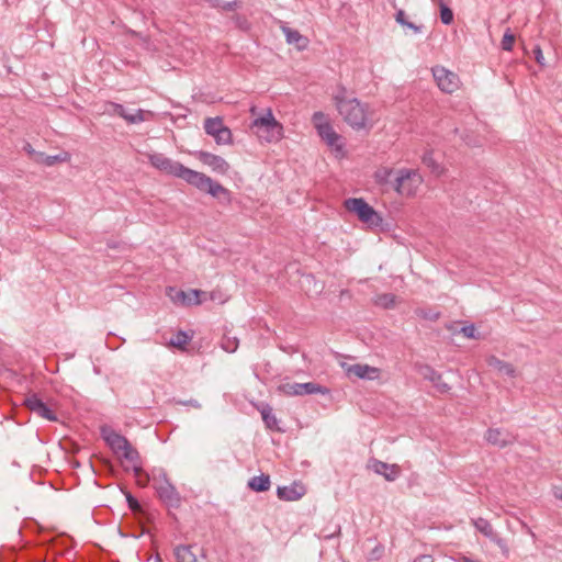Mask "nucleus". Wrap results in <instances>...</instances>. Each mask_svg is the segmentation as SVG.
Listing matches in <instances>:
<instances>
[{
	"label": "nucleus",
	"instance_id": "52",
	"mask_svg": "<svg viewBox=\"0 0 562 562\" xmlns=\"http://www.w3.org/2000/svg\"><path fill=\"white\" fill-rule=\"evenodd\" d=\"M459 562H475V561H474V560H472V559H470V558H468V557H461V558L459 559Z\"/></svg>",
	"mask_w": 562,
	"mask_h": 562
},
{
	"label": "nucleus",
	"instance_id": "11",
	"mask_svg": "<svg viewBox=\"0 0 562 562\" xmlns=\"http://www.w3.org/2000/svg\"><path fill=\"white\" fill-rule=\"evenodd\" d=\"M432 75L439 89L446 93H452L459 88V77L452 71H449L445 67L432 68Z\"/></svg>",
	"mask_w": 562,
	"mask_h": 562
},
{
	"label": "nucleus",
	"instance_id": "20",
	"mask_svg": "<svg viewBox=\"0 0 562 562\" xmlns=\"http://www.w3.org/2000/svg\"><path fill=\"white\" fill-rule=\"evenodd\" d=\"M113 113L124 119L130 124H137L144 121L143 110L138 109L134 114L127 112L124 105L119 103H110Z\"/></svg>",
	"mask_w": 562,
	"mask_h": 562
},
{
	"label": "nucleus",
	"instance_id": "54",
	"mask_svg": "<svg viewBox=\"0 0 562 562\" xmlns=\"http://www.w3.org/2000/svg\"><path fill=\"white\" fill-rule=\"evenodd\" d=\"M555 496H557L559 499H561V501H562V488L560 490V492H559V493H557V494H555Z\"/></svg>",
	"mask_w": 562,
	"mask_h": 562
},
{
	"label": "nucleus",
	"instance_id": "6",
	"mask_svg": "<svg viewBox=\"0 0 562 562\" xmlns=\"http://www.w3.org/2000/svg\"><path fill=\"white\" fill-rule=\"evenodd\" d=\"M312 121L317 130L318 135L326 144L330 147H334L337 150L342 149L341 136L336 133L331 126V124L326 121V116L323 112H315L313 114Z\"/></svg>",
	"mask_w": 562,
	"mask_h": 562
},
{
	"label": "nucleus",
	"instance_id": "26",
	"mask_svg": "<svg viewBox=\"0 0 562 562\" xmlns=\"http://www.w3.org/2000/svg\"><path fill=\"white\" fill-rule=\"evenodd\" d=\"M68 159L67 153H60L57 155H46L44 153H37L36 154V161L40 164H43L45 166H54L57 162H64Z\"/></svg>",
	"mask_w": 562,
	"mask_h": 562
},
{
	"label": "nucleus",
	"instance_id": "39",
	"mask_svg": "<svg viewBox=\"0 0 562 562\" xmlns=\"http://www.w3.org/2000/svg\"><path fill=\"white\" fill-rule=\"evenodd\" d=\"M393 176V170L391 169H382L378 170L374 175L375 180L380 184H385L390 182V178Z\"/></svg>",
	"mask_w": 562,
	"mask_h": 562
},
{
	"label": "nucleus",
	"instance_id": "41",
	"mask_svg": "<svg viewBox=\"0 0 562 562\" xmlns=\"http://www.w3.org/2000/svg\"><path fill=\"white\" fill-rule=\"evenodd\" d=\"M491 541H493L494 543L497 544V547L501 549L502 553L505 555V557H508L509 554V548L506 543V541L501 538L497 533L491 539Z\"/></svg>",
	"mask_w": 562,
	"mask_h": 562
},
{
	"label": "nucleus",
	"instance_id": "49",
	"mask_svg": "<svg viewBox=\"0 0 562 562\" xmlns=\"http://www.w3.org/2000/svg\"><path fill=\"white\" fill-rule=\"evenodd\" d=\"M340 531H341V528H340V526L338 525V526H336V528H335V530H334L333 532H331V531H328V533H327V535H324V539H327V540H328V539H333V538H335V537L339 536V535H340Z\"/></svg>",
	"mask_w": 562,
	"mask_h": 562
},
{
	"label": "nucleus",
	"instance_id": "51",
	"mask_svg": "<svg viewBox=\"0 0 562 562\" xmlns=\"http://www.w3.org/2000/svg\"><path fill=\"white\" fill-rule=\"evenodd\" d=\"M150 480L153 481V475L150 476V475L147 473V474H145L144 476L139 477V479L137 480V483H138L140 486H146Z\"/></svg>",
	"mask_w": 562,
	"mask_h": 562
},
{
	"label": "nucleus",
	"instance_id": "36",
	"mask_svg": "<svg viewBox=\"0 0 562 562\" xmlns=\"http://www.w3.org/2000/svg\"><path fill=\"white\" fill-rule=\"evenodd\" d=\"M514 42H515V35L510 32L509 29H507V31L504 33L502 42H501L502 49H504L506 52H510L513 49Z\"/></svg>",
	"mask_w": 562,
	"mask_h": 562
},
{
	"label": "nucleus",
	"instance_id": "33",
	"mask_svg": "<svg viewBox=\"0 0 562 562\" xmlns=\"http://www.w3.org/2000/svg\"><path fill=\"white\" fill-rule=\"evenodd\" d=\"M120 454L122 458L133 463H137L140 459L138 451L131 445V442L121 451Z\"/></svg>",
	"mask_w": 562,
	"mask_h": 562
},
{
	"label": "nucleus",
	"instance_id": "46",
	"mask_svg": "<svg viewBox=\"0 0 562 562\" xmlns=\"http://www.w3.org/2000/svg\"><path fill=\"white\" fill-rule=\"evenodd\" d=\"M404 27H408L409 30H412L414 33L418 34V33H422L423 31V25H417L413 22H409L408 21V25H403Z\"/></svg>",
	"mask_w": 562,
	"mask_h": 562
},
{
	"label": "nucleus",
	"instance_id": "42",
	"mask_svg": "<svg viewBox=\"0 0 562 562\" xmlns=\"http://www.w3.org/2000/svg\"><path fill=\"white\" fill-rule=\"evenodd\" d=\"M234 19H235V22H236L237 26L240 30H244V31L249 30L250 24H249V22H248V20L246 18L237 14V15L234 16Z\"/></svg>",
	"mask_w": 562,
	"mask_h": 562
},
{
	"label": "nucleus",
	"instance_id": "47",
	"mask_svg": "<svg viewBox=\"0 0 562 562\" xmlns=\"http://www.w3.org/2000/svg\"><path fill=\"white\" fill-rule=\"evenodd\" d=\"M133 472L135 474V476L137 477V480L142 476H144L145 474H147L143 468L140 465H137L136 463H134V467H133Z\"/></svg>",
	"mask_w": 562,
	"mask_h": 562
},
{
	"label": "nucleus",
	"instance_id": "12",
	"mask_svg": "<svg viewBox=\"0 0 562 562\" xmlns=\"http://www.w3.org/2000/svg\"><path fill=\"white\" fill-rule=\"evenodd\" d=\"M417 372L423 376V379L432 383L434 387L441 394H446L451 390V386L443 382L442 375L437 372L429 364H419L417 367Z\"/></svg>",
	"mask_w": 562,
	"mask_h": 562
},
{
	"label": "nucleus",
	"instance_id": "44",
	"mask_svg": "<svg viewBox=\"0 0 562 562\" xmlns=\"http://www.w3.org/2000/svg\"><path fill=\"white\" fill-rule=\"evenodd\" d=\"M176 403L178 405H182V406H191V407H194L196 409H200L201 408V404L194 400V398H190V400H187V401H176Z\"/></svg>",
	"mask_w": 562,
	"mask_h": 562
},
{
	"label": "nucleus",
	"instance_id": "40",
	"mask_svg": "<svg viewBox=\"0 0 562 562\" xmlns=\"http://www.w3.org/2000/svg\"><path fill=\"white\" fill-rule=\"evenodd\" d=\"M384 553V546L381 543H378L369 553L367 559L369 561H378L382 558Z\"/></svg>",
	"mask_w": 562,
	"mask_h": 562
},
{
	"label": "nucleus",
	"instance_id": "29",
	"mask_svg": "<svg viewBox=\"0 0 562 562\" xmlns=\"http://www.w3.org/2000/svg\"><path fill=\"white\" fill-rule=\"evenodd\" d=\"M423 164L428 167L431 172L440 175L442 171L441 166L435 160L431 151H426L422 157Z\"/></svg>",
	"mask_w": 562,
	"mask_h": 562
},
{
	"label": "nucleus",
	"instance_id": "32",
	"mask_svg": "<svg viewBox=\"0 0 562 562\" xmlns=\"http://www.w3.org/2000/svg\"><path fill=\"white\" fill-rule=\"evenodd\" d=\"M415 314L423 319L436 322L441 313L439 311L432 310V308H417L415 311Z\"/></svg>",
	"mask_w": 562,
	"mask_h": 562
},
{
	"label": "nucleus",
	"instance_id": "31",
	"mask_svg": "<svg viewBox=\"0 0 562 562\" xmlns=\"http://www.w3.org/2000/svg\"><path fill=\"white\" fill-rule=\"evenodd\" d=\"M191 336L187 331L179 330L176 337L170 340V345L179 349H184L188 342L191 340Z\"/></svg>",
	"mask_w": 562,
	"mask_h": 562
},
{
	"label": "nucleus",
	"instance_id": "14",
	"mask_svg": "<svg viewBox=\"0 0 562 562\" xmlns=\"http://www.w3.org/2000/svg\"><path fill=\"white\" fill-rule=\"evenodd\" d=\"M194 155L203 165L209 166L215 172L225 175L229 169V164L218 155L205 150H198Z\"/></svg>",
	"mask_w": 562,
	"mask_h": 562
},
{
	"label": "nucleus",
	"instance_id": "15",
	"mask_svg": "<svg viewBox=\"0 0 562 562\" xmlns=\"http://www.w3.org/2000/svg\"><path fill=\"white\" fill-rule=\"evenodd\" d=\"M101 436L115 454H120L121 451L124 450L130 443L126 437L116 432L110 427H102Z\"/></svg>",
	"mask_w": 562,
	"mask_h": 562
},
{
	"label": "nucleus",
	"instance_id": "18",
	"mask_svg": "<svg viewBox=\"0 0 562 562\" xmlns=\"http://www.w3.org/2000/svg\"><path fill=\"white\" fill-rule=\"evenodd\" d=\"M347 374L349 376L355 375L363 380H373L379 374V369L369 364L356 363L347 368Z\"/></svg>",
	"mask_w": 562,
	"mask_h": 562
},
{
	"label": "nucleus",
	"instance_id": "27",
	"mask_svg": "<svg viewBox=\"0 0 562 562\" xmlns=\"http://www.w3.org/2000/svg\"><path fill=\"white\" fill-rule=\"evenodd\" d=\"M473 525L477 531L484 535L490 540L496 535L490 521L485 518H477L473 520Z\"/></svg>",
	"mask_w": 562,
	"mask_h": 562
},
{
	"label": "nucleus",
	"instance_id": "28",
	"mask_svg": "<svg viewBox=\"0 0 562 562\" xmlns=\"http://www.w3.org/2000/svg\"><path fill=\"white\" fill-rule=\"evenodd\" d=\"M212 8L222 9L223 11H235L240 7V1H224V0H206Z\"/></svg>",
	"mask_w": 562,
	"mask_h": 562
},
{
	"label": "nucleus",
	"instance_id": "5",
	"mask_svg": "<svg viewBox=\"0 0 562 562\" xmlns=\"http://www.w3.org/2000/svg\"><path fill=\"white\" fill-rule=\"evenodd\" d=\"M251 127L256 130V134L260 138L269 143L279 140L283 133L282 124L274 119L271 110H268L265 115L257 117L252 122Z\"/></svg>",
	"mask_w": 562,
	"mask_h": 562
},
{
	"label": "nucleus",
	"instance_id": "38",
	"mask_svg": "<svg viewBox=\"0 0 562 562\" xmlns=\"http://www.w3.org/2000/svg\"><path fill=\"white\" fill-rule=\"evenodd\" d=\"M126 502L128 505V508L135 513L138 514L142 512V506L136 497H134L130 492H124Z\"/></svg>",
	"mask_w": 562,
	"mask_h": 562
},
{
	"label": "nucleus",
	"instance_id": "9",
	"mask_svg": "<svg viewBox=\"0 0 562 562\" xmlns=\"http://www.w3.org/2000/svg\"><path fill=\"white\" fill-rule=\"evenodd\" d=\"M168 297L175 303L182 306L192 304H201L206 300V292L202 290H190L189 292L178 290L173 286L167 288Z\"/></svg>",
	"mask_w": 562,
	"mask_h": 562
},
{
	"label": "nucleus",
	"instance_id": "7",
	"mask_svg": "<svg viewBox=\"0 0 562 562\" xmlns=\"http://www.w3.org/2000/svg\"><path fill=\"white\" fill-rule=\"evenodd\" d=\"M278 390L288 396H302L310 394H328L329 390L315 382L305 383H283L279 385Z\"/></svg>",
	"mask_w": 562,
	"mask_h": 562
},
{
	"label": "nucleus",
	"instance_id": "3",
	"mask_svg": "<svg viewBox=\"0 0 562 562\" xmlns=\"http://www.w3.org/2000/svg\"><path fill=\"white\" fill-rule=\"evenodd\" d=\"M153 488L166 506L171 508H179L181 506V495L170 482L164 469L153 472Z\"/></svg>",
	"mask_w": 562,
	"mask_h": 562
},
{
	"label": "nucleus",
	"instance_id": "22",
	"mask_svg": "<svg viewBox=\"0 0 562 562\" xmlns=\"http://www.w3.org/2000/svg\"><path fill=\"white\" fill-rule=\"evenodd\" d=\"M247 486L252 492L262 493L269 491L271 486L270 476L268 474L261 473L260 475L252 476Z\"/></svg>",
	"mask_w": 562,
	"mask_h": 562
},
{
	"label": "nucleus",
	"instance_id": "37",
	"mask_svg": "<svg viewBox=\"0 0 562 562\" xmlns=\"http://www.w3.org/2000/svg\"><path fill=\"white\" fill-rule=\"evenodd\" d=\"M460 333L470 339H481L482 335L476 330L474 324L465 325L460 329Z\"/></svg>",
	"mask_w": 562,
	"mask_h": 562
},
{
	"label": "nucleus",
	"instance_id": "17",
	"mask_svg": "<svg viewBox=\"0 0 562 562\" xmlns=\"http://www.w3.org/2000/svg\"><path fill=\"white\" fill-rule=\"evenodd\" d=\"M305 487L301 483H292L291 485L278 486L277 495L282 501L293 502L300 499L305 494Z\"/></svg>",
	"mask_w": 562,
	"mask_h": 562
},
{
	"label": "nucleus",
	"instance_id": "19",
	"mask_svg": "<svg viewBox=\"0 0 562 562\" xmlns=\"http://www.w3.org/2000/svg\"><path fill=\"white\" fill-rule=\"evenodd\" d=\"M282 32L285 36L286 43L294 45L299 50H303L308 45V38L302 35L299 31L283 25Z\"/></svg>",
	"mask_w": 562,
	"mask_h": 562
},
{
	"label": "nucleus",
	"instance_id": "16",
	"mask_svg": "<svg viewBox=\"0 0 562 562\" xmlns=\"http://www.w3.org/2000/svg\"><path fill=\"white\" fill-rule=\"evenodd\" d=\"M369 468L374 473L382 475L389 482H394L401 474L400 465L390 464L378 459H372L370 461Z\"/></svg>",
	"mask_w": 562,
	"mask_h": 562
},
{
	"label": "nucleus",
	"instance_id": "53",
	"mask_svg": "<svg viewBox=\"0 0 562 562\" xmlns=\"http://www.w3.org/2000/svg\"><path fill=\"white\" fill-rule=\"evenodd\" d=\"M155 562H162V559L160 558L159 554H156L155 557Z\"/></svg>",
	"mask_w": 562,
	"mask_h": 562
},
{
	"label": "nucleus",
	"instance_id": "35",
	"mask_svg": "<svg viewBox=\"0 0 562 562\" xmlns=\"http://www.w3.org/2000/svg\"><path fill=\"white\" fill-rule=\"evenodd\" d=\"M375 302L384 308H392L395 304V295L392 293L381 294L378 296Z\"/></svg>",
	"mask_w": 562,
	"mask_h": 562
},
{
	"label": "nucleus",
	"instance_id": "1",
	"mask_svg": "<svg viewBox=\"0 0 562 562\" xmlns=\"http://www.w3.org/2000/svg\"><path fill=\"white\" fill-rule=\"evenodd\" d=\"M148 160L159 171L184 180L188 184L217 199L222 204H231L232 192L205 173L192 170L161 153L150 154Z\"/></svg>",
	"mask_w": 562,
	"mask_h": 562
},
{
	"label": "nucleus",
	"instance_id": "48",
	"mask_svg": "<svg viewBox=\"0 0 562 562\" xmlns=\"http://www.w3.org/2000/svg\"><path fill=\"white\" fill-rule=\"evenodd\" d=\"M340 531H341V528H340V526L338 525V526H336V528H335V530H334L333 532H331V531H328V533H327V535H324V539H327V540H328V539H333V538H335V537L339 536V535H340Z\"/></svg>",
	"mask_w": 562,
	"mask_h": 562
},
{
	"label": "nucleus",
	"instance_id": "2",
	"mask_svg": "<svg viewBox=\"0 0 562 562\" xmlns=\"http://www.w3.org/2000/svg\"><path fill=\"white\" fill-rule=\"evenodd\" d=\"M346 93L347 89L339 86L333 98L339 114L355 131L369 132L372 124L368 121V104L361 103L357 98H347Z\"/></svg>",
	"mask_w": 562,
	"mask_h": 562
},
{
	"label": "nucleus",
	"instance_id": "43",
	"mask_svg": "<svg viewBox=\"0 0 562 562\" xmlns=\"http://www.w3.org/2000/svg\"><path fill=\"white\" fill-rule=\"evenodd\" d=\"M395 21L402 26L408 25V21L406 19V14H405L404 10H402V9L397 10V12L395 13Z\"/></svg>",
	"mask_w": 562,
	"mask_h": 562
},
{
	"label": "nucleus",
	"instance_id": "4",
	"mask_svg": "<svg viewBox=\"0 0 562 562\" xmlns=\"http://www.w3.org/2000/svg\"><path fill=\"white\" fill-rule=\"evenodd\" d=\"M345 207L370 228L381 227L383 223L382 216L362 198L347 199Z\"/></svg>",
	"mask_w": 562,
	"mask_h": 562
},
{
	"label": "nucleus",
	"instance_id": "25",
	"mask_svg": "<svg viewBox=\"0 0 562 562\" xmlns=\"http://www.w3.org/2000/svg\"><path fill=\"white\" fill-rule=\"evenodd\" d=\"M175 557L177 562H199L196 555L192 552V546H177Z\"/></svg>",
	"mask_w": 562,
	"mask_h": 562
},
{
	"label": "nucleus",
	"instance_id": "8",
	"mask_svg": "<svg viewBox=\"0 0 562 562\" xmlns=\"http://www.w3.org/2000/svg\"><path fill=\"white\" fill-rule=\"evenodd\" d=\"M204 131L213 136L217 145H229L233 143L232 131L224 125L222 117H207L204 121Z\"/></svg>",
	"mask_w": 562,
	"mask_h": 562
},
{
	"label": "nucleus",
	"instance_id": "13",
	"mask_svg": "<svg viewBox=\"0 0 562 562\" xmlns=\"http://www.w3.org/2000/svg\"><path fill=\"white\" fill-rule=\"evenodd\" d=\"M485 440L499 449H503L516 441V436L503 428H488L485 432Z\"/></svg>",
	"mask_w": 562,
	"mask_h": 562
},
{
	"label": "nucleus",
	"instance_id": "10",
	"mask_svg": "<svg viewBox=\"0 0 562 562\" xmlns=\"http://www.w3.org/2000/svg\"><path fill=\"white\" fill-rule=\"evenodd\" d=\"M23 405L32 413L50 422H56V414L43 402L37 393H29L23 400Z\"/></svg>",
	"mask_w": 562,
	"mask_h": 562
},
{
	"label": "nucleus",
	"instance_id": "30",
	"mask_svg": "<svg viewBox=\"0 0 562 562\" xmlns=\"http://www.w3.org/2000/svg\"><path fill=\"white\" fill-rule=\"evenodd\" d=\"M239 346V340L235 336L225 334L221 340V347L227 352H235Z\"/></svg>",
	"mask_w": 562,
	"mask_h": 562
},
{
	"label": "nucleus",
	"instance_id": "34",
	"mask_svg": "<svg viewBox=\"0 0 562 562\" xmlns=\"http://www.w3.org/2000/svg\"><path fill=\"white\" fill-rule=\"evenodd\" d=\"M440 20L445 25H450L453 22V12L443 2L440 3Z\"/></svg>",
	"mask_w": 562,
	"mask_h": 562
},
{
	"label": "nucleus",
	"instance_id": "24",
	"mask_svg": "<svg viewBox=\"0 0 562 562\" xmlns=\"http://www.w3.org/2000/svg\"><path fill=\"white\" fill-rule=\"evenodd\" d=\"M258 409H259L262 420L268 429L277 430V431L281 430L278 427V419H277L276 415L272 413V408L269 404L262 403L258 407Z\"/></svg>",
	"mask_w": 562,
	"mask_h": 562
},
{
	"label": "nucleus",
	"instance_id": "21",
	"mask_svg": "<svg viewBox=\"0 0 562 562\" xmlns=\"http://www.w3.org/2000/svg\"><path fill=\"white\" fill-rule=\"evenodd\" d=\"M415 176V172L407 169H402L398 171L397 176L395 177L393 181V188L396 192L400 194H411L412 189L406 188V183L412 180V177Z\"/></svg>",
	"mask_w": 562,
	"mask_h": 562
},
{
	"label": "nucleus",
	"instance_id": "45",
	"mask_svg": "<svg viewBox=\"0 0 562 562\" xmlns=\"http://www.w3.org/2000/svg\"><path fill=\"white\" fill-rule=\"evenodd\" d=\"M533 53H535L537 63L540 65H543L544 57L542 55V50H541L540 46H536L533 49Z\"/></svg>",
	"mask_w": 562,
	"mask_h": 562
},
{
	"label": "nucleus",
	"instance_id": "23",
	"mask_svg": "<svg viewBox=\"0 0 562 562\" xmlns=\"http://www.w3.org/2000/svg\"><path fill=\"white\" fill-rule=\"evenodd\" d=\"M487 363L490 367L497 370L501 374L507 375L509 378H514L516 375V370L512 363L503 361L495 356H491L487 359Z\"/></svg>",
	"mask_w": 562,
	"mask_h": 562
},
{
	"label": "nucleus",
	"instance_id": "50",
	"mask_svg": "<svg viewBox=\"0 0 562 562\" xmlns=\"http://www.w3.org/2000/svg\"><path fill=\"white\" fill-rule=\"evenodd\" d=\"M413 562H434V559L429 554H420Z\"/></svg>",
	"mask_w": 562,
	"mask_h": 562
}]
</instances>
